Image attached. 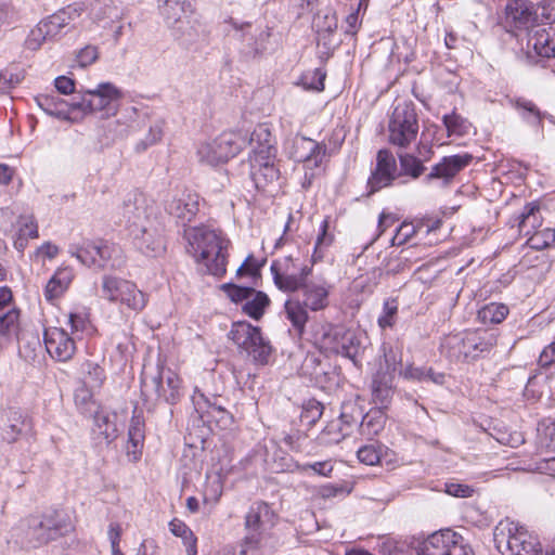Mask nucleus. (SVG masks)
<instances>
[{"instance_id": "obj_52", "label": "nucleus", "mask_w": 555, "mask_h": 555, "mask_svg": "<svg viewBox=\"0 0 555 555\" xmlns=\"http://www.w3.org/2000/svg\"><path fill=\"white\" fill-rule=\"evenodd\" d=\"M221 289L236 304L245 302L254 294V288L251 287H242L231 283L222 284Z\"/></svg>"}, {"instance_id": "obj_8", "label": "nucleus", "mask_w": 555, "mask_h": 555, "mask_svg": "<svg viewBox=\"0 0 555 555\" xmlns=\"http://www.w3.org/2000/svg\"><path fill=\"white\" fill-rule=\"evenodd\" d=\"M68 253L89 268L118 269L124 263L120 249L106 241H83L81 244H72Z\"/></svg>"}, {"instance_id": "obj_30", "label": "nucleus", "mask_w": 555, "mask_h": 555, "mask_svg": "<svg viewBox=\"0 0 555 555\" xmlns=\"http://www.w3.org/2000/svg\"><path fill=\"white\" fill-rule=\"evenodd\" d=\"M271 273L273 275V281L275 282V276L278 275H291L294 278H299L301 282H307L312 278L309 275L312 272V267L302 266L301 268H297L295 260L292 257H284L279 260H275L271 264Z\"/></svg>"}, {"instance_id": "obj_19", "label": "nucleus", "mask_w": 555, "mask_h": 555, "mask_svg": "<svg viewBox=\"0 0 555 555\" xmlns=\"http://www.w3.org/2000/svg\"><path fill=\"white\" fill-rule=\"evenodd\" d=\"M217 398H208L195 389L192 396V402L204 422H216L220 426L227 427L232 424V415L217 402Z\"/></svg>"}, {"instance_id": "obj_10", "label": "nucleus", "mask_w": 555, "mask_h": 555, "mask_svg": "<svg viewBox=\"0 0 555 555\" xmlns=\"http://www.w3.org/2000/svg\"><path fill=\"white\" fill-rule=\"evenodd\" d=\"M285 151L295 162L304 164V188L310 186L326 157V145L307 137L296 135L285 143Z\"/></svg>"}, {"instance_id": "obj_40", "label": "nucleus", "mask_w": 555, "mask_h": 555, "mask_svg": "<svg viewBox=\"0 0 555 555\" xmlns=\"http://www.w3.org/2000/svg\"><path fill=\"white\" fill-rule=\"evenodd\" d=\"M448 137L462 138L470 132L472 124L455 112L447 114L442 118Z\"/></svg>"}, {"instance_id": "obj_57", "label": "nucleus", "mask_w": 555, "mask_h": 555, "mask_svg": "<svg viewBox=\"0 0 555 555\" xmlns=\"http://www.w3.org/2000/svg\"><path fill=\"white\" fill-rule=\"evenodd\" d=\"M222 494V483L219 477L208 478L204 488V501L206 503L215 504L218 502Z\"/></svg>"}, {"instance_id": "obj_46", "label": "nucleus", "mask_w": 555, "mask_h": 555, "mask_svg": "<svg viewBox=\"0 0 555 555\" xmlns=\"http://www.w3.org/2000/svg\"><path fill=\"white\" fill-rule=\"evenodd\" d=\"M250 177L258 190H264L279 178V170L274 166H263L260 169H251Z\"/></svg>"}, {"instance_id": "obj_53", "label": "nucleus", "mask_w": 555, "mask_h": 555, "mask_svg": "<svg viewBox=\"0 0 555 555\" xmlns=\"http://www.w3.org/2000/svg\"><path fill=\"white\" fill-rule=\"evenodd\" d=\"M528 242L532 248H547L555 242V231L552 229L537 231L529 237Z\"/></svg>"}, {"instance_id": "obj_34", "label": "nucleus", "mask_w": 555, "mask_h": 555, "mask_svg": "<svg viewBox=\"0 0 555 555\" xmlns=\"http://www.w3.org/2000/svg\"><path fill=\"white\" fill-rule=\"evenodd\" d=\"M386 415L383 409H371L363 417L360 424V431L367 438L378 435L385 426Z\"/></svg>"}, {"instance_id": "obj_59", "label": "nucleus", "mask_w": 555, "mask_h": 555, "mask_svg": "<svg viewBox=\"0 0 555 555\" xmlns=\"http://www.w3.org/2000/svg\"><path fill=\"white\" fill-rule=\"evenodd\" d=\"M359 461L365 465H376L380 460V451L373 444L363 446L357 452Z\"/></svg>"}, {"instance_id": "obj_44", "label": "nucleus", "mask_w": 555, "mask_h": 555, "mask_svg": "<svg viewBox=\"0 0 555 555\" xmlns=\"http://www.w3.org/2000/svg\"><path fill=\"white\" fill-rule=\"evenodd\" d=\"M83 371V386L90 387L91 389L101 388L105 374L104 370L96 363L86 362L82 364Z\"/></svg>"}, {"instance_id": "obj_51", "label": "nucleus", "mask_w": 555, "mask_h": 555, "mask_svg": "<svg viewBox=\"0 0 555 555\" xmlns=\"http://www.w3.org/2000/svg\"><path fill=\"white\" fill-rule=\"evenodd\" d=\"M401 172L410 176L413 179L418 178L423 171L424 166L418 158L410 154H402L399 156Z\"/></svg>"}, {"instance_id": "obj_49", "label": "nucleus", "mask_w": 555, "mask_h": 555, "mask_svg": "<svg viewBox=\"0 0 555 555\" xmlns=\"http://www.w3.org/2000/svg\"><path fill=\"white\" fill-rule=\"evenodd\" d=\"M249 143L254 149H261L266 145L275 147L274 140L269 127L264 124L258 125L250 134Z\"/></svg>"}, {"instance_id": "obj_15", "label": "nucleus", "mask_w": 555, "mask_h": 555, "mask_svg": "<svg viewBox=\"0 0 555 555\" xmlns=\"http://www.w3.org/2000/svg\"><path fill=\"white\" fill-rule=\"evenodd\" d=\"M418 120L414 106L410 103H398L393 108L388 124L389 143L406 147L416 140Z\"/></svg>"}, {"instance_id": "obj_27", "label": "nucleus", "mask_w": 555, "mask_h": 555, "mask_svg": "<svg viewBox=\"0 0 555 555\" xmlns=\"http://www.w3.org/2000/svg\"><path fill=\"white\" fill-rule=\"evenodd\" d=\"M39 236L38 224L33 215H22L16 220V233L13 237V246L20 253L27 247L29 238Z\"/></svg>"}, {"instance_id": "obj_23", "label": "nucleus", "mask_w": 555, "mask_h": 555, "mask_svg": "<svg viewBox=\"0 0 555 555\" xmlns=\"http://www.w3.org/2000/svg\"><path fill=\"white\" fill-rule=\"evenodd\" d=\"M470 160L472 156L468 154L446 156L433 167L428 178L443 179L448 182L465 168Z\"/></svg>"}, {"instance_id": "obj_60", "label": "nucleus", "mask_w": 555, "mask_h": 555, "mask_svg": "<svg viewBox=\"0 0 555 555\" xmlns=\"http://www.w3.org/2000/svg\"><path fill=\"white\" fill-rule=\"evenodd\" d=\"M401 363V358L392 349L388 351L384 349V364H380L378 372L391 374V378L395 379V374L398 369V364Z\"/></svg>"}, {"instance_id": "obj_16", "label": "nucleus", "mask_w": 555, "mask_h": 555, "mask_svg": "<svg viewBox=\"0 0 555 555\" xmlns=\"http://www.w3.org/2000/svg\"><path fill=\"white\" fill-rule=\"evenodd\" d=\"M420 555H472L461 534L451 529L430 534L421 545Z\"/></svg>"}, {"instance_id": "obj_38", "label": "nucleus", "mask_w": 555, "mask_h": 555, "mask_svg": "<svg viewBox=\"0 0 555 555\" xmlns=\"http://www.w3.org/2000/svg\"><path fill=\"white\" fill-rule=\"evenodd\" d=\"M509 313V309L505 304L490 302L478 310V319L483 324H500Z\"/></svg>"}, {"instance_id": "obj_63", "label": "nucleus", "mask_w": 555, "mask_h": 555, "mask_svg": "<svg viewBox=\"0 0 555 555\" xmlns=\"http://www.w3.org/2000/svg\"><path fill=\"white\" fill-rule=\"evenodd\" d=\"M296 469L300 472H306L308 469L313 470L315 474L328 477L331 473L333 472V464L331 461H323V462H314L312 464H296Z\"/></svg>"}, {"instance_id": "obj_42", "label": "nucleus", "mask_w": 555, "mask_h": 555, "mask_svg": "<svg viewBox=\"0 0 555 555\" xmlns=\"http://www.w3.org/2000/svg\"><path fill=\"white\" fill-rule=\"evenodd\" d=\"M268 305V296L262 292H256L254 289V294L244 302L243 311L250 318L258 320L262 317Z\"/></svg>"}, {"instance_id": "obj_35", "label": "nucleus", "mask_w": 555, "mask_h": 555, "mask_svg": "<svg viewBox=\"0 0 555 555\" xmlns=\"http://www.w3.org/2000/svg\"><path fill=\"white\" fill-rule=\"evenodd\" d=\"M363 338V335L345 328L344 335L341 336V339H339V347L336 354H341L354 360L362 349Z\"/></svg>"}, {"instance_id": "obj_24", "label": "nucleus", "mask_w": 555, "mask_h": 555, "mask_svg": "<svg viewBox=\"0 0 555 555\" xmlns=\"http://www.w3.org/2000/svg\"><path fill=\"white\" fill-rule=\"evenodd\" d=\"M80 16V10L77 7L68 5L57 11L48 18L42 20L51 39H55L64 34L66 28Z\"/></svg>"}, {"instance_id": "obj_61", "label": "nucleus", "mask_w": 555, "mask_h": 555, "mask_svg": "<svg viewBox=\"0 0 555 555\" xmlns=\"http://www.w3.org/2000/svg\"><path fill=\"white\" fill-rule=\"evenodd\" d=\"M397 311H398V306L395 300L385 301L384 307H383V313L378 318V325L382 328L392 326Z\"/></svg>"}, {"instance_id": "obj_36", "label": "nucleus", "mask_w": 555, "mask_h": 555, "mask_svg": "<svg viewBox=\"0 0 555 555\" xmlns=\"http://www.w3.org/2000/svg\"><path fill=\"white\" fill-rule=\"evenodd\" d=\"M21 311L16 307H10L0 312V337L11 338L20 331Z\"/></svg>"}, {"instance_id": "obj_12", "label": "nucleus", "mask_w": 555, "mask_h": 555, "mask_svg": "<svg viewBox=\"0 0 555 555\" xmlns=\"http://www.w3.org/2000/svg\"><path fill=\"white\" fill-rule=\"evenodd\" d=\"M141 392L146 401L164 400L175 404L182 396V380L173 370L160 367L155 374L142 375Z\"/></svg>"}, {"instance_id": "obj_43", "label": "nucleus", "mask_w": 555, "mask_h": 555, "mask_svg": "<svg viewBox=\"0 0 555 555\" xmlns=\"http://www.w3.org/2000/svg\"><path fill=\"white\" fill-rule=\"evenodd\" d=\"M276 157V147H270L266 145L261 149L251 150V155L249 157L250 170L251 169H260L263 166H274Z\"/></svg>"}, {"instance_id": "obj_5", "label": "nucleus", "mask_w": 555, "mask_h": 555, "mask_svg": "<svg viewBox=\"0 0 555 555\" xmlns=\"http://www.w3.org/2000/svg\"><path fill=\"white\" fill-rule=\"evenodd\" d=\"M274 521L275 514L267 503H254L245 517L246 535L241 545V555H249L258 551L266 553L270 544V530L274 526Z\"/></svg>"}, {"instance_id": "obj_13", "label": "nucleus", "mask_w": 555, "mask_h": 555, "mask_svg": "<svg viewBox=\"0 0 555 555\" xmlns=\"http://www.w3.org/2000/svg\"><path fill=\"white\" fill-rule=\"evenodd\" d=\"M245 142L246 140L241 133L224 132L215 139L198 143L196 156L199 163L215 167L237 155Z\"/></svg>"}, {"instance_id": "obj_58", "label": "nucleus", "mask_w": 555, "mask_h": 555, "mask_svg": "<svg viewBox=\"0 0 555 555\" xmlns=\"http://www.w3.org/2000/svg\"><path fill=\"white\" fill-rule=\"evenodd\" d=\"M417 232V228L412 222H403L391 238V245L400 246L408 243Z\"/></svg>"}, {"instance_id": "obj_37", "label": "nucleus", "mask_w": 555, "mask_h": 555, "mask_svg": "<svg viewBox=\"0 0 555 555\" xmlns=\"http://www.w3.org/2000/svg\"><path fill=\"white\" fill-rule=\"evenodd\" d=\"M170 532L182 539L188 555L197 554V539L193 531L180 519H172L169 522Z\"/></svg>"}, {"instance_id": "obj_39", "label": "nucleus", "mask_w": 555, "mask_h": 555, "mask_svg": "<svg viewBox=\"0 0 555 555\" xmlns=\"http://www.w3.org/2000/svg\"><path fill=\"white\" fill-rule=\"evenodd\" d=\"M94 418V430L103 436V438L111 442L117 436V427L116 424L112 421L111 415L104 410H100L99 408L93 412Z\"/></svg>"}, {"instance_id": "obj_31", "label": "nucleus", "mask_w": 555, "mask_h": 555, "mask_svg": "<svg viewBox=\"0 0 555 555\" xmlns=\"http://www.w3.org/2000/svg\"><path fill=\"white\" fill-rule=\"evenodd\" d=\"M512 18L521 27L529 28L537 24L535 9L526 0H513L507 5Z\"/></svg>"}, {"instance_id": "obj_55", "label": "nucleus", "mask_w": 555, "mask_h": 555, "mask_svg": "<svg viewBox=\"0 0 555 555\" xmlns=\"http://www.w3.org/2000/svg\"><path fill=\"white\" fill-rule=\"evenodd\" d=\"M516 107L524 119L532 125H538L541 120V113L534 103L528 100H517Z\"/></svg>"}, {"instance_id": "obj_41", "label": "nucleus", "mask_w": 555, "mask_h": 555, "mask_svg": "<svg viewBox=\"0 0 555 555\" xmlns=\"http://www.w3.org/2000/svg\"><path fill=\"white\" fill-rule=\"evenodd\" d=\"M328 221L324 219L319 228V234L315 240L314 249L311 256L312 263H317L324 258V253L333 243V235L327 233Z\"/></svg>"}, {"instance_id": "obj_14", "label": "nucleus", "mask_w": 555, "mask_h": 555, "mask_svg": "<svg viewBox=\"0 0 555 555\" xmlns=\"http://www.w3.org/2000/svg\"><path fill=\"white\" fill-rule=\"evenodd\" d=\"M229 337L238 349L245 351L255 362L259 364L268 363L271 346L262 337L259 327L245 321H237L233 323Z\"/></svg>"}, {"instance_id": "obj_47", "label": "nucleus", "mask_w": 555, "mask_h": 555, "mask_svg": "<svg viewBox=\"0 0 555 555\" xmlns=\"http://www.w3.org/2000/svg\"><path fill=\"white\" fill-rule=\"evenodd\" d=\"M270 37V27L266 26L263 28L257 29L256 33L247 41V46L250 49V52H253L254 55H259L266 52L268 50Z\"/></svg>"}, {"instance_id": "obj_56", "label": "nucleus", "mask_w": 555, "mask_h": 555, "mask_svg": "<svg viewBox=\"0 0 555 555\" xmlns=\"http://www.w3.org/2000/svg\"><path fill=\"white\" fill-rule=\"evenodd\" d=\"M538 23H552L555 21V0H541L534 5Z\"/></svg>"}, {"instance_id": "obj_50", "label": "nucleus", "mask_w": 555, "mask_h": 555, "mask_svg": "<svg viewBox=\"0 0 555 555\" xmlns=\"http://www.w3.org/2000/svg\"><path fill=\"white\" fill-rule=\"evenodd\" d=\"M48 40L52 39L49 36V30H47L46 25L41 21L29 31L25 40V46L27 49L35 51L38 50L43 44V42Z\"/></svg>"}, {"instance_id": "obj_32", "label": "nucleus", "mask_w": 555, "mask_h": 555, "mask_svg": "<svg viewBox=\"0 0 555 555\" xmlns=\"http://www.w3.org/2000/svg\"><path fill=\"white\" fill-rule=\"evenodd\" d=\"M515 222L519 232L530 237L534 233L533 231L541 225L539 206L534 203L527 204L522 211L515 218Z\"/></svg>"}, {"instance_id": "obj_28", "label": "nucleus", "mask_w": 555, "mask_h": 555, "mask_svg": "<svg viewBox=\"0 0 555 555\" xmlns=\"http://www.w3.org/2000/svg\"><path fill=\"white\" fill-rule=\"evenodd\" d=\"M74 279V271L69 267L59 268L51 279L48 281L44 288V297L51 301L61 297L69 287Z\"/></svg>"}, {"instance_id": "obj_2", "label": "nucleus", "mask_w": 555, "mask_h": 555, "mask_svg": "<svg viewBox=\"0 0 555 555\" xmlns=\"http://www.w3.org/2000/svg\"><path fill=\"white\" fill-rule=\"evenodd\" d=\"M275 286L283 292L298 291L297 296H292L285 301L284 309L287 320L300 334L309 320V311L320 312L330 306L333 286L322 276L301 282L299 278L286 274L278 275L275 276Z\"/></svg>"}, {"instance_id": "obj_20", "label": "nucleus", "mask_w": 555, "mask_h": 555, "mask_svg": "<svg viewBox=\"0 0 555 555\" xmlns=\"http://www.w3.org/2000/svg\"><path fill=\"white\" fill-rule=\"evenodd\" d=\"M167 211L182 222H190L199 209V196L191 191H179L167 203Z\"/></svg>"}, {"instance_id": "obj_22", "label": "nucleus", "mask_w": 555, "mask_h": 555, "mask_svg": "<svg viewBox=\"0 0 555 555\" xmlns=\"http://www.w3.org/2000/svg\"><path fill=\"white\" fill-rule=\"evenodd\" d=\"M527 51L534 52L538 56L554 57L555 56V28L546 29L545 27L531 30L528 34Z\"/></svg>"}, {"instance_id": "obj_4", "label": "nucleus", "mask_w": 555, "mask_h": 555, "mask_svg": "<svg viewBox=\"0 0 555 555\" xmlns=\"http://www.w3.org/2000/svg\"><path fill=\"white\" fill-rule=\"evenodd\" d=\"M69 518L60 511H48L21 519L11 530V539L25 548H38L68 534Z\"/></svg>"}, {"instance_id": "obj_64", "label": "nucleus", "mask_w": 555, "mask_h": 555, "mask_svg": "<svg viewBox=\"0 0 555 555\" xmlns=\"http://www.w3.org/2000/svg\"><path fill=\"white\" fill-rule=\"evenodd\" d=\"M444 491L455 498H469L474 493V489L470 486L454 481L447 482L444 485Z\"/></svg>"}, {"instance_id": "obj_21", "label": "nucleus", "mask_w": 555, "mask_h": 555, "mask_svg": "<svg viewBox=\"0 0 555 555\" xmlns=\"http://www.w3.org/2000/svg\"><path fill=\"white\" fill-rule=\"evenodd\" d=\"M344 326L333 325L331 323H320L315 325L312 333L314 345L324 353H337L339 339L344 335Z\"/></svg>"}, {"instance_id": "obj_29", "label": "nucleus", "mask_w": 555, "mask_h": 555, "mask_svg": "<svg viewBox=\"0 0 555 555\" xmlns=\"http://www.w3.org/2000/svg\"><path fill=\"white\" fill-rule=\"evenodd\" d=\"M159 14L169 27H175L182 22L186 13L191 11V4L185 0H157Z\"/></svg>"}, {"instance_id": "obj_7", "label": "nucleus", "mask_w": 555, "mask_h": 555, "mask_svg": "<svg viewBox=\"0 0 555 555\" xmlns=\"http://www.w3.org/2000/svg\"><path fill=\"white\" fill-rule=\"evenodd\" d=\"M493 345V337L478 332H463L446 336L440 344V352L450 361H468L489 351Z\"/></svg>"}, {"instance_id": "obj_6", "label": "nucleus", "mask_w": 555, "mask_h": 555, "mask_svg": "<svg viewBox=\"0 0 555 555\" xmlns=\"http://www.w3.org/2000/svg\"><path fill=\"white\" fill-rule=\"evenodd\" d=\"M493 541L502 555H541L538 538L526 527L512 519L499 521L493 530Z\"/></svg>"}, {"instance_id": "obj_33", "label": "nucleus", "mask_w": 555, "mask_h": 555, "mask_svg": "<svg viewBox=\"0 0 555 555\" xmlns=\"http://www.w3.org/2000/svg\"><path fill=\"white\" fill-rule=\"evenodd\" d=\"M67 324L70 327V335L75 337L76 340L90 337L95 332L88 314L82 311L70 312L68 314Z\"/></svg>"}, {"instance_id": "obj_11", "label": "nucleus", "mask_w": 555, "mask_h": 555, "mask_svg": "<svg viewBox=\"0 0 555 555\" xmlns=\"http://www.w3.org/2000/svg\"><path fill=\"white\" fill-rule=\"evenodd\" d=\"M122 91L112 82H101L93 89L81 91L78 100H73V105L83 114L100 113L102 117H111L117 113Z\"/></svg>"}, {"instance_id": "obj_62", "label": "nucleus", "mask_w": 555, "mask_h": 555, "mask_svg": "<svg viewBox=\"0 0 555 555\" xmlns=\"http://www.w3.org/2000/svg\"><path fill=\"white\" fill-rule=\"evenodd\" d=\"M99 57L98 48L94 46H86L76 55V62L80 67H87L93 64Z\"/></svg>"}, {"instance_id": "obj_9", "label": "nucleus", "mask_w": 555, "mask_h": 555, "mask_svg": "<svg viewBox=\"0 0 555 555\" xmlns=\"http://www.w3.org/2000/svg\"><path fill=\"white\" fill-rule=\"evenodd\" d=\"M101 297L137 313L142 311L147 302L145 294L134 282L113 274L102 276Z\"/></svg>"}, {"instance_id": "obj_3", "label": "nucleus", "mask_w": 555, "mask_h": 555, "mask_svg": "<svg viewBox=\"0 0 555 555\" xmlns=\"http://www.w3.org/2000/svg\"><path fill=\"white\" fill-rule=\"evenodd\" d=\"M186 253L206 273L222 278L227 272L230 240L219 229L208 225L189 227L184 230Z\"/></svg>"}, {"instance_id": "obj_18", "label": "nucleus", "mask_w": 555, "mask_h": 555, "mask_svg": "<svg viewBox=\"0 0 555 555\" xmlns=\"http://www.w3.org/2000/svg\"><path fill=\"white\" fill-rule=\"evenodd\" d=\"M398 176L395 156L388 150H380L376 156V167L367 181L369 188L371 192H377L390 185Z\"/></svg>"}, {"instance_id": "obj_25", "label": "nucleus", "mask_w": 555, "mask_h": 555, "mask_svg": "<svg viewBox=\"0 0 555 555\" xmlns=\"http://www.w3.org/2000/svg\"><path fill=\"white\" fill-rule=\"evenodd\" d=\"M36 102L46 114L59 119H69L74 111H79L73 105V101L67 102L57 94L39 95L36 98Z\"/></svg>"}, {"instance_id": "obj_26", "label": "nucleus", "mask_w": 555, "mask_h": 555, "mask_svg": "<svg viewBox=\"0 0 555 555\" xmlns=\"http://www.w3.org/2000/svg\"><path fill=\"white\" fill-rule=\"evenodd\" d=\"M393 393V378L391 374L377 372L372 383V398L376 408L386 409Z\"/></svg>"}, {"instance_id": "obj_45", "label": "nucleus", "mask_w": 555, "mask_h": 555, "mask_svg": "<svg viewBox=\"0 0 555 555\" xmlns=\"http://www.w3.org/2000/svg\"><path fill=\"white\" fill-rule=\"evenodd\" d=\"M87 386H81L75 391V403L82 414L92 415L93 412L99 408L96 402L93 400V391Z\"/></svg>"}, {"instance_id": "obj_17", "label": "nucleus", "mask_w": 555, "mask_h": 555, "mask_svg": "<svg viewBox=\"0 0 555 555\" xmlns=\"http://www.w3.org/2000/svg\"><path fill=\"white\" fill-rule=\"evenodd\" d=\"M44 346L51 358L60 361H69L76 353V338L61 327H48L43 333Z\"/></svg>"}, {"instance_id": "obj_54", "label": "nucleus", "mask_w": 555, "mask_h": 555, "mask_svg": "<svg viewBox=\"0 0 555 555\" xmlns=\"http://www.w3.org/2000/svg\"><path fill=\"white\" fill-rule=\"evenodd\" d=\"M164 134V122L163 121H156L153 124L145 138L137 145L138 151H144L147 147L155 145L158 143Z\"/></svg>"}, {"instance_id": "obj_48", "label": "nucleus", "mask_w": 555, "mask_h": 555, "mask_svg": "<svg viewBox=\"0 0 555 555\" xmlns=\"http://www.w3.org/2000/svg\"><path fill=\"white\" fill-rule=\"evenodd\" d=\"M325 74L320 69L306 72L299 78L298 85L305 90L322 91L324 89Z\"/></svg>"}, {"instance_id": "obj_1", "label": "nucleus", "mask_w": 555, "mask_h": 555, "mask_svg": "<svg viewBox=\"0 0 555 555\" xmlns=\"http://www.w3.org/2000/svg\"><path fill=\"white\" fill-rule=\"evenodd\" d=\"M132 246L146 257H160L166 251L164 224L156 202L140 191L128 193L121 211Z\"/></svg>"}]
</instances>
